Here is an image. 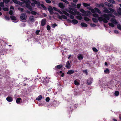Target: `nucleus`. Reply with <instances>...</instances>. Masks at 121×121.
I'll list each match as a JSON object with an SVG mask.
<instances>
[{
    "instance_id": "nucleus-1",
    "label": "nucleus",
    "mask_w": 121,
    "mask_h": 121,
    "mask_svg": "<svg viewBox=\"0 0 121 121\" xmlns=\"http://www.w3.org/2000/svg\"><path fill=\"white\" fill-rule=\"evenodd\" d=\"M93 16L95 17H98V19L100 22L103 21L105 23H107L108 22V20L110 18L112 17V14H107L104 13L103 15H101L100 17H99L98 14L94 13L93 14Z\"/></svg>"
},
{
    "instance_id": "nucleus-2",
    "label": "nucleus",
    "mask_w": 121,
    "mask_h": 121,
    "mask_svg": "<svg viewBox=\"0 0 121 121\" xmlns=\"http://www.w3.org/2000/svg\"><path fill=\"white\" fill-rule=\"evenodd\" d=\"M31 2L30 1H27L25 3L26 7L29 9L30 11L32 10V7L30 5Z\"/></svg>"
},
{
    "instance_id": "nucleus-3",
    "label": "nucleus",
    "mask_w": 121,
    "mask_h": 121,
    "mask_svg": "<svg viewBox=\"0 0 121 121\" xmlns=\"http://www.w3.org/2000/svg\"><path fill=\"white\" fill-rule=\"evenodd\" d=\"M20 18L22 20H26L27 18V16L26 14L25 13H22L21 15Z\"/></svg>"
},
{
    "instance_id": "nucleus-4",
    "label": "nucleus",
    "mask_w": 121,
    "mask_h": 121,
    "mask_svg": "<svg viewBox=\"0 0 121 121\" xmlns=\"http://www.w3.org/2000/svg\"><path fill=\"white\" fill-rule=\"evenodd\" d=\"M63 13L64 14H65L67 16H68V17H70L71 19H73L74 18V16L73 15H71L70 14H69V13L65 11H63Z\"/></svg>"
},
{
    "instance_id": "nucleus-5",
    "label": "nucleus",
    "mask_w": 121,
    "mask_h": 121,
    "mask_svg": "<svg viewBox=\"0 0 121 121\" xmlns=\"http://www.w3.org/2000/svg\"><path fill=\"white\" fill-rule=\"evenodd\" d=\"M83 56L82 54H80L78 55L77 58L79 60H81L83 59Z\"/></svg>"
},
{
    "instance_id": "nucleus-6",
    "label": "nucleus",
    "mask_w": 121,
    "mask_h": 121,
    "mask_svg": "<svg viewBox=\"0 0 121 121\" xmlns=\"http://www.w3.org/2000/svg\"><path fill=\"white\" fill-rule=\"evenodd\" d=\"M35 20L34 17L33 16H30L29 17V21L31 23L34 22Z\"/></svg>"
},
{
    "instance_id": "nucleus-7",
    "label": "nucleus",
    "mask_w": 121,
    "mask_h": 121,
    "mask_svg": "<svg viewBox=\"0 0 121 121\" xmlns=\"http://www.w3.org/2000/svg\"><path fill=\"white\" fill-rule=\"evenodd\" d=\"M58 18L60 19H62L63 18L65 19H66L67 18V17L65 15H62L61 16H58Z\"/></svg>"
},
{
    "instance_id": "nucleus-8",
    "label": "nucleus",
    "mask_w": 121,
    "mask_h": 121,
    "mask_svg": "<svg viewBox=\"0 0 121 121\" xmlns=\"http://www.w3.org/2000/svg\"><path fill=\"white\" fill-rule=\"evenodd\" d=\"M69 61L68 60L66 62V64L65 65V67L68 69H69L71 67Z\"/></svg>"
},
{
    "instance_id": "nucleus-9",
    "label": "nucleus",
    "mask_w": 121,
    "mask_h": 121,
    "mask_svg": "<svg viewBox=\"0 0 121 121\" xmlns=\"http://www.w3.org/2000/svg\"><path fill=\"white\" fill-rule=\"evenodd\" d=\"M93 79L91 78H89L87 80V83L88 85L91 84L92 82Z\"/></svg>"
},
{
    "instance_id": "nucleus-10",
    "label": "nucleus",
    "mask_w": 121,
    "mask_h": 121,
    "mask_svg": "<svg viewBox=\"0 0 121 121\" xmlns=\"http://www.w3.org/2000/svg\"><path fill=\"white\" fill-rule=\"evenodd\" d=\"M104 10L103 11V12H104L107 13H112L110 11L108 10V9L106 7H104Z\"/></svg>"
},
{
    "instance_id": "nucleus-11",
    "label": "nucleus",
    "mask_w": 121,
    "mask_h": 121,
    "mask_svg": "<svg viewBox=\"0 0 121 121\" xmlns=\"http://www.w3.org/2000/svg\"><path fill=\"white\" fill-rule=\"evenodd\" d=\"M104 4L105 5L109 7H110L112 8H113V5L110 3H109L108 2H105Z\"/></svg>"
},
{
    "instance_id": "nucleus-12",
    "label": "nucleus",
    "mask_w": 121,
    "mask_h": 121,
    "mask_svg": "<svg viewBox=\"0 0 121 121\" xmlns=\"http://www.w3.org/2000/svg\"><path fill=\"white\" fill-rule=\"evenodd\" d=\"M6 99L8 102H12L13 100V98L10 96H8L6 98Z\"/></svg>"
},
{
    "instance_id": "nucleus-13",
    "label": "nucleus",
    "mask_w": 121,
    "mask_h": 121,
    "mask_svg": "<svg viewBox=\"0 0 121 121\" xmlns=\"http://www.w3.org/2000/svg\"><path fill=\"white\" fill-rule=\"evenodd\" d=\"M74 106L73 105H72L71 106H69L68 107V109L69 111L70 112H71L73 108H74Z\"/></svg>"
},
{
    "instance_id": "nucleus-14",
    "label": "nucleus",
    "mask_w": 121,
    "mask_h": 121,
    "mask_svg": "<svg viewBox=\"0 0 121 121\" xmlns=\"http://www.w3.org/2000/svg\"><path fill=\"white\" fill-rule=\"evenodd\" d=\"M46 20L45 19H42L41 21V25L42 26H44L46 24Z\"/></svg>"
},
{
    "instance_id": "nucleus-15",
    "label": "nucleus",
    "mask_w": 121,
    "mask_h": 121,
    "mask_svg": "<svg viewBox=\"0 0 121 121\" xmlns=\"http://www.w3.org/2000/svg\"><path fill=\"white\" fill-rule=\"evenodd\" d=\"M13 1L15 3L17 4H19L21 5H22V3L20 1H17V0H13Z\"/></svg>"
},
{
    "instance_id": "nucleus-16",
    "label": "nucleus",
    "mask_w": 121,
    "mask_h": 121,
    "mask_svg": "<svg viewBox=\"0 0 121 121\" xmlns=\"http://www.w3.org/2000/svg\"><path fill=\"white\" fill-rule=\"evenodd\" d=\"M59 6L62 9H63L65 7V6L63 5V3H59Z\"/></svg>"
},
{
    "instance_id": "nucleus-17",
    "label": "nucleus",
    "mask_w": 121,
    "mask_h": 121,
    "mask_svg": "<svg viewBox=\"0 0 121 121\" xmlns=\"http://www.w3.org/2000/svg\"><path fill=\"white\" fill-rule=\"evenodd\" d=\"M10 18L12 20H13V22H14V21L16 20V17L13 15H11L10 17Z\"/></svg>"
},
{
    "instance_id": "nucleus-18",
    "label": "nucleus",
    "mask_w": 121,
    "mask_h": 121,
    "mask_svg": "<svg viewBox=\"0 0 121 121\" xmlns=\"http://www.w3.org/2000/svg\"><path fill=\"white\" fill-rule=\"evenodd\" d=\"M74 70H70L68 71L67 72V73L69 74H71L74 73Z\"/></svg>"
},
{
    "instance_id": "nucleus-19",
    "label": "nucleus",
    "mask_w": 121,
    "mask_h": 121,
    "mask_svg": "<svg viewBox=\"0 0 121 121\" xmlns=\"http://www.w3.org/2000/svg\"><path fill=\"white\" fill-rule=\"evenodd\" d=\"M95 10L98 13L100 14H102L101 12L99 9L96 8H95Z\"/></svg>"
},
{
    "instance_id": "nucleus-20",
    "label": "nucleus",
    "mask_w": 121,
    "mask_h": 121,
    "mask_svg": "<svg viewBox=\"0 0 121 121\" xmlns=\"http://www.w3.org/2000/svg\"><path fill=\"white\" fill-rule=\"evenodd\" d=\"M80 10L81 12L83 13L84 15L85 14H86V13H87V11H85L83 9H80Z\"/></svg>"
},
{
    "instance_id": "nucleus-21",
    "label": "nucleus",
    "mask_w": 121,
    "mask_h": 121,
    "mask_svg": "<svg viewBox=\"0 0 121 121\" xmlns=\"http://www.w3.org/2000/svg\"><path fill=\"white\" fill-rule=\"evenodd\" d=\"M81 25L82 26L84 27H86L87 26V25L84 23H81Z\"/></svg>"
},
{
    "instance_id": "nucleus-22",
    "label": "nucleus",
    "mask_w": 121,
    "mask_h": 121,
    "mask_svg": "<svg viewBox=\"0 0 121 121\" xmlns=\"http://www.w3.org/2000/svg\"><path fill=\"white\" fill-rule=\"evenodd\" d=\"M42 97L41 95H39L36 98V100L38 101L42 99Z\"/></svg>"
},
{
    "instance_id": "nucleus-23",
    "label": "nucleus",
    "mask_w": 121,
    "mask_h": 121,
    "mask_svg": "<svg viewBox=\"0 0 121 121\" xmlns=\"http://www.w3.org/2000/svg\"><path fill=\"white\" fill-rule=\"evenodd\" d=\"M74 84L77 86H78L79 85L80 83L77 81V80H75L74 82Z\"/></svg>"
},
{
    "instance_id": "nucleus-24",
    "label": "nucleus",
    "mask_w": 121,
    "mask_h": 121,
    "mask_svg": "<svg viewBox=\"0 0 121 121\" xmlns=\"http://www.w3.org/2000/svg\"><path fill=\"white\" fill-rule=\"evenodd\" d=\"M21 98H18L16 100V103L18 104L20 103V100L21 99Z\"/></svg>"
},
{
    "instance_id": "nucleus-25",
    "label": "nucleus",
    "mask_w": 121,
    "mask_h": 121,
    "mask_svg": "<svg viewBox=\"0 0 121 121\" xmlns=\"http://www.w3.org/2000/svg\"><path fill=\"white\" fill-rule=\"evenodd\" d=\"M117 12L118 14L120 15H121V8H119L117 10Z\"/></svg>"
},
{
    "instance_id": "nucleus-26",
    "label": "nucleus",
    "mask_w": 121,
    "mask_h": 121,
    "mask_svg": "<svg viewBox=\"0 0 121 121\" xmlns=\"http://www.w3.org/2000/svg\"><path fill=\"white\" fill-rule=\"evenodd\" d=\"M107 0L109 2L113 4H115L116 3L115 2L114 0Z\"/></svg>"
},
{
    "instance_id": "nucleus-27",
    "label": "nucleus",
    "mask_w": 121,
    "mask_h": 121,
    "mask_svg": "<svg viewBox=\"0 0 121 121\" xmlns=\"http://www.w3.org/2000/svg\"><path fill=\"white\" fill-rule=\"evenodd\" d=\"M87 11V13L86 14H85L84 15L85 16H89L91 14V12L89 11Z\"/></svg>"
},
{
    "instance_id": "nucleus-28",
    "label": "nucleus",
    "mask_w": 121,
    "mask_h": 121,
    "mask_svg": "<svg viewBox=\"0 0 121 121\" xmlns=\"http://www.w3.org/2000/svg\"><path fill=\"white\" fill-rule=\"evenodd\" d=\"M111 21L115 24H117V22L116 20L115 19H112Z\"/></svg>"
},
{
    "instance_id": "nucleus-29",
    "label": "nucleus",
    "mask_w": 121,
    "mask_h": 121,
    "mask_svg": "<svg viewBox=\"0 0 121 121\" xmlns=\"http://www.w3.org/2000/svg\"><path fill=\"white\" fill-rule=\"evenodd\" d=\"M93 21L95 22H98V19H97L96 18H92Z\"/></svg>"
},
{
    "instance_id": "nucleus-30",
    "label": "nucleus",
    "mask_w": 121,
    "mask_h": 121,
    "mask_svg": "<svg viewBox=\"0 0 121 121\" xmlns=\"http://www.w3.org/2000/svg\"><path fill=\"white\" fill-rule=\"evenodd\" d=\"M72 22L74 24H77L78 22V21L75 19H73L72 20Z\"/></svg>"
},
{
    "instance_id": "nucleus-31",
    "label": "nucleus",
    "mask_w": 121,
    "mask_h": 121,
    "mask_svg": "<svg viewBox=\"0 0 121 121\" xmlns=\"http://www.w3.org/2000/svg\"><path fill=\"white\" fill-rule=\"evenodd\" d=\"M83 5L84 7H87L88 6H90V4H87L85 3H83Z\"/></svg>"
},
{
    "instance_id": "nucleus-32",
    "label": "nucleus",
    "mask_w": 121,
    "mask_h": 121,
    "mask_svg": "<svg viewBox=\"0 0 121 121\" xmlns=\"http://www.w3.org/2000/svg\"><path fill=\"white\" fill-rule=\"evenodd\" d=\"M56 67L57 69H59L62 68L63 67V66L62 65H60L56 66Z\"/></svg>"
},
{
    "instance_id": "nucleus-33",
    "label": "nucleus",
    "mask_w": 121,
    "mask_h": 121,
    "mask_svg": "<svg viewBox=\"0 0 121 121\" xmlns=\"http://www.w3.org/2000/svg\"><path fill=\"white\" fill-rule=\"evenodd\" d=\"M68 12L71 14L74 15H75L76 14V13H75L71 10H69L68 11Z\"/></svg>"
},
{
    "instance_id": "nucleus-34",
    "label": "nucleus",
    "mask_w": 121,
    "mask_h": 121,
    "mask_svg": "<svg viewBox=\"0 0 121 121\" xmlns=\"http://www.w3.org/2000/svg\"><path fill=\"white\" fill-rule=\"evenodd\" d=\"M84 19L86 21L88 22L89 21L90 19L87 17H84Z\"/></svg>"
},
{
    "instance_id": "nucleus-35",
    "label": "nucleus",
    "mask_w": 121,
    "mask_h": 121,
    "mask_svg": "<svg viewBox=\"0 0 121 121\" xmlns=\"http://www.w3.org/2000/svg\"><path fill=\"white\" fill-rule=\"evenodd\" d=\"M114 94L116 96H117L119 94V92L118 91H116L115 92Z\"/></svg>"
},
{
    "instance_id": "nucleus-36",
    "label": "nucleus",
    "mask_w": 121,
    "mask_h": 121,
    "mask_svg": "<svg viewBox=\"0 0 121 121\" xmlns=\"http://www.w3.org/2000/svg\"><path fill=\"white\" fill-rule=\"evenodd\" d=\"M76 17L77 19L79 20H81L82 19V17L80 16H78Z\"/></svg>"
},
{
    "instance_id": "nucleus-37",
    "label": "nucleus",
    "mask_w": 121,
    "mask_h": 121,
    "mask_svg": "<svg viewBox=\"0 0 121 121\" xmlns=\"http://www.w3.org/2000/svg\"><path fill=\"white\" fill-rule=\"evenodd\" d=\"M4 1L0 3V6L2 8H4Z\"/></svg>"
},
{
    "instance_id": "nucleus-38",
    "label": "nucleus",
    "mask_w": 121,
    "mask_h": 121,
    "mask_svg": "<svg viewBox=\"0 0 121 121\" xmlns=\"http://www.w3.org/2000/svg\"><path fill=\"white\" fill-rule=\"evenodd\" d=\"M108 9L112 13V12H114L115 11L113 9L111 8H108Z\"/></svg>"
},
{
    "instance_id": "nucleus-39",
    "label": "nucleus",
    "mask_w": 121,
    "mask_h": 121,
    "mask_svg": "<svg viewBox=\"0 0 121 121\" xmlns=\"http://www.w3.org/2000/svg\"><path fill=\"white\" fill-rule=\"evenodd\" d=\"M108 25L109 26L113 27L114 26V25L113 23H108Z\"/></svg>"
},
{
    "instance_id": "nucleus-40",
    "label": "nucleus",
    "mask_w": 121,
    "mask_h": 121,
    "mask_svg": "<svg viewBox=\"0 0 121 121\" xmlns=\"http://www.w3.org/2000/svg\"><path fill=\"white\" fill-rule=\"evenodd\" d=\"M105 73H109V70L107 68L104 71Z\"/></svg>"
},
{
    "instance_id": "nucleus-41",
    "label": "nucleus",
    "mask_w": 121,
    "mask_h": 121,
    "mask_svg": "<svg viewBox=\"0 0 121 121\" xmlns=\"http://www.w3.org/2000/svg\"><path fill=\"white\" fill-rule=\"evenodd\" d=\"M57 25L56 24V23H54L53 24H52V27L53 28H55V27L57 26Z\"/></svg>"
},
{
    "instance_id": "nucleus-42",
    "label": "nucleus",
    "mask_w": 121,
    "mask_h": 121,
    "mask_svg": "<svg viewBox=\"0 0 121 121\" xmlns=\"http://www.w3.org/2000/svg\"><path fill=\"white\" fill-rule=\"evenodd\" d=\"M63 11H62V12L59 9V10L58 11H57L58 12L61 14H62L63 13Z\"/></svg>"
},
{
    "instance_id": "nucleus-43",
    "label": "nucleus",
    "mask_w": 121,
    "mask_h": 121,
    "mask_svg": "<svg viewBox=\"0 0 121 121\" xmlns=\"http://www.w3.org/2000/svg\"><path fill=\"white\" fill-rule=\"evenodd\" d=\"M93 50L95 52H97L98 51L95 48H92Z\"/></svg>"
},
{
    "instance_id": "nucleus-44",
    "label": "nucleus",
    "mask_w": 121,
    "mask_h": 121,
    "mask_svg": "<svg viewBox=\"0 0 121 121\" xmlns=\"http://www.w3.org/2000/svg\"><path fill=\"white\" fill-rule=\"evenodd\" d=\"M31 13L32 14L34 15H35L37 14L36 12L34 11H32Z\"/></svg>"
},
{
    "instance_id": "nucleus-45",
    "label": "nucleus",
    "mask_w": 121,
    "mask_h": 121,
    "mask_svg": "<svg viewBox=\"0 0 121 121\" xmlns=\"http://www.w3.org/2000/svg\"><path fill=\"white\" fill-rule=\"evenodd\" d=\"M50 100V98L48 97H47L46 99V102H48Z\"/></svg>"
},
{
    "instance_id": "nucleus-46",
    "label": "nucleus",
    "mask_w": 121,
    "mask_h": 121,
    "mask_svg": "<svg viewBox=\"0 0 121 121\" xmlns=\"http://www.w3.org/2000/svg\"><path fill=\"white\" fill-rule=\"evenodd\" d=\"M41 6L43 8V9H46V8L43 4H41Z\"/></svg>"
},
{
    "instance_id": "nucleus-47",
    "label": "nucleus",
    "mask_w": 121,
    "mask_h": 121,
    "mask_svg": "<svg viewBox=\"0 0 121 121\" xmlns=\"http://www.w3.org/2000/svg\"><path fill=\"white\" fill-rule=\"evenodd\" d=\"M117 28L120 30H121V25H117Z\"/></svg>"
},
{
    "instance_id": "nucleus-48",
    "label": "nucleus",
    "mask_w": 121,
    "mask_h": 121,
    "mask_svg": "<svg viewBox=\"0 0 121 121\" xmlns=\"http://www.w3.org/2000/svg\"><path fill=\"white\" fill-rule=\"evenodd\" d=\"M81 5V4H78L77 5V8L78 9H79Z\"/></svg>"
},
{
    "instance_id": "nucleus-49",
    "label": "nucleus",
    "mask_w": 121,
    "mask_h": 121,
    "mask_svg": "<svg viewBox=\"0 0 121 121\" xmlns=\"http://www.w3.org/2000/svg\"><path fill=\"white\" fill-rule=\"evenodd\" d=\"M5 18L7 20H9L10 19V18L9 17H8L6 16H5Z\"/></svg>"
},
{
    "instance_id": "nucleus-50",
    "label": "nucleus",
    "mask_w": 121,
    "mask_h": 121,
    "mask_svg": "<svg viewBox=\"0 0 121 121\" xmlns=\"http://www.w3.org/2000/svg\"><path fill=\"white\" fill-rule=\"evenodd\" d=\"M3 9L4 11H8L9 10L8 9L6 8H4Z\"/></svg>"
},
{
    "instance_id": "nucleus-51",
    "label": "nucleus",
    "mask_w": 121,
    "mask_h": 121,
    "mask_svg": "<svg viewBox=\"0 0 121 121\" xmlns=\"http://www.w3.org/2000/svg\"><path fill=\"white\" fill-rule=\"evenodd\" d=\"M52 9H53V10H54L56 11H58L59 10V9H57V8H55V7H53L52 8Z\"/></svg>"
},
{
    "instance_id": "nucleus-52",
    "label": "nucleus",
    "mask_w": 121,
    "mask_h": 121,
    "mask_svg": "<svg viewBox=\"0 0 121 121\" xmlns=\"http://www.w3.org/2000/svg\"><path fill=\"white\" fill-rule=\"evenodd\" d=\"M95 9H92L91 10V12L93 13H95Z\"/></svg>"
},
{
    "instance_id": "nucleus-53",
    "label": "nucleus",
    "mask_w": 121,
    "mask_h": 121,
    "mask_svg": "<svg viewBox=\"0 0 121 121\" xmlns=\"http://www.w3.org/2000/svg\"><path fill=\"white\" fill-rule=\"evenodd\" d=\"M18 10L21 11L22 12H23V10H24L22 8H18Z\"/></svg>"
},
{
    "instance_id": "nucleus-54",
    "label": "nucleus",
    "mask_w": 121,
    "mask_h": 121,
    "mask_svg": "<svg viewBox=\"0 0 121 121\" xmlns=\"http://www.w3.org/2000/svg\"><path fill=\"white\" fill-rule=\"evenodd\" d=\"M50 27L49 25H48L47 26V29L48 30H49L50 29Z\"/></svg>"
},
{
    "instance_id": "nucleus-55",
    "label": "nucleus",
    "mask_w": 121,
    "mask_h": 121,
    "mask_svg": "<svg viewBox=\"0 0 121 121\" xmlns=\"http://www.w3.org/2000/svg\"><path fill=\"white\" fill-rule=\"evenodd\" d=\"M83 71L84 73H85L86 75L87 74V71L86 70H83Z\"/></svg>"
},
{
    "instance_id": "nucleus-56",
    "label": "nucleus",
    "mask_w": 121,
    "mask_h": 121,
    "mask_svg": "<svg viewBox=\"0 0 121 121\" xmlns=\"http://www.w3.org/2000/svg\"><path fill=\"white\" fill-rule=\"evenodd\" d=\"M40 31L39 30H36L35 33L37 35H38L39 34V32Z\"/></svg>"
},
{
    "instance_id": "nucleus-57",
    "label": "nucleus",
    "mask_w": 121,
    "mask_h": 121,
    "mask_svg": "<svg viewBox=\"0 0 121 121\" xmlns=\"http://www.w3.org/2000/svg\"><path fill=\"white\" fill-rule=\"evenodd\" d=\"M46 1L48 3L50 4L51 3V1L49 0H46Z\"/></svg>"
},
{
    "instance_id": "nucleus-58",
    "label": "nucleus",
    "mask_w": 121,
    "mask_h": 121,
    "mask_svg": "<svg viewBox=\"0 0 121 121\" xmlns=\"http://www.w3.org/2000/svg\"><path fill=\"white\" fill-rule=\"evenodd\" d=\"M48 9L49 11L50 12V11H51V10H52V9H53L52 7H51L50 8H48Z\"/></svg>"
},
{
    "instance_id": "nucleus-59",
    "label": "nucleus",
    "mask_w": 121,
    "mask_h": 121,
    "mask_svg": "<svg viewBox=\"0 0 121 121\" xmlns=\"http://www.w3.org/2000/svg\"><path fill=\"white\" fill-rule=\"evenodd\" d=\"M63 1L67 4H69V2L66 0H64V1Z\"/></svg>"
},
{
    "instance_id": "nucleus-60",
    "label": "nucleus",
    "mask_w": 121,
    "mask_h": 121,
    "mask_svg": "<svg viewBox=\"0 0 121 121\" xmlns=\"http://www.w3.org/2000/svg\"><path fill=\"white\" fill-rule=\"evenodd\" d=\"M35 4L34 2V3H31V6L32 7H34L35 5Z\"/></svg>"
},
{
    "instance_id": "nucleus-61",
    "label": "nucleus",
    "mask_w": 121,
    "mask_h": 121,
    "mask_svg": "<svg viewBox=\"0 0 121 121\" xmlns=\"http://www.w3.org/2000/svg\"><path fill=\"white\" fill-rule=\"evenodd\" d=\"M13 11L12 10H10L9 12V13L10 15H11L13 14Z\"/></svg>"
},
{
    "instance_id": "nucleus-62",
    "label": "nucleus",
    "mask_w": 121,
    "mask_h": 121,
    "mask_svg": "<svg viewBox=\"0 0 121 121\" xmlns=\"http://www.w3.org/2000/svg\"><path fill=\"white\" fill-rule=\"evenodd\" d=\"M53 9H52V10H51V11H50V12H49L51 14H53L54 13L53 12Z\"/></svg>"
},
{
    "instance_id": "nucleus-63",
    "label": "nucleus",
    "mask_w": 121,
    "mask_h": 121,
    "mask_svg": "<svg viewBox=\"0 0 121 121\" xmlns=\"http://www.w3.org/2000/svg\"><path fill=\"white\" fill-rule=\"evenodd\" d=\"M114 32L116 33V34H118V31L117 30H114Z\"/></svg>"
},
{
    "instance_id": "nucleus-64",
    "label": "nucleus",
    "mask_w": 121,
    "mask_h": 121,
    "mask_svg": "<svg viewBox=\"0 0 121 121\" xmlns=\"http://www.w3.org/2000/svg\"><path fill=\"white\" fill-rule=\"evenodd\" d=\"M26 12L27 13L29 14H30V12L28 10H27V11H26Z\"/></svg>"
}]
</instances>
